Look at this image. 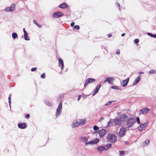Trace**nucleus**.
<instances>
[{
    "label": "nucleus",
    "mask_w": 156,
    "mask_h": 156,
    "mask_svg": "<svg viewBox=\"0 0 156 156\" xmlns=\"http://www.w3.org/2000/svg\"><path fill=\"white\" fill-rule=\"evenodd\" d=\"M136 122V119L133 117H129L126 122L127 128H130L133 127Z\"/></svg>",
    "instance_id": "f257e3e1"
},
{
    "label": "nucleus",
    "mask_w": 156,
    "mask_h": 156,
    "mask_svg": "<svg viewBox=\"0 0 156 156\" xmlns=\"http://www.w3.org/2000/svg\"><path fill=\"white\" fill-rule=\"evenodd\" d=\"M107 139L110 143H114L117 140L116 136L114 134L109 133L107 136Z\"/></svg>",
    "instance_id": "f03ea898"
},
{
    "label": "nucleus",
    "mask_w": 156,
    "mask_h": 156,
    "mask_svg": "<svg viewBox=\"0 0 156 156\" xmlns=\"http://www.w3.org/2000/svg\"><path fill=\"white\" fill-rule=\"evenodd\" d=\"M62 109V103L61 101L59 103L56 109V114L55 115L56 117H58V115H59L61 112V110Z\"/></svg>",
    "instance_id": "7ed1b4c3"
},
{
    "label": "nucleus",
    "mask_w": 156,
    "mask_h": 156,
    "mask_svg": "<svg viewBox=\"0 0 156 156\" xmlns=\"http://www.w3.org/2000/svg\"><path fill=\"white\" fill-rule=\"evenodd\" d=\"M64 13L60 11L54 12L52 15L53 18H58L64 16Z\"/></svg>",
    "instance_id": "20e7f679"
},
{
    "label": "nucleus",
    "mask_w": 156,
    "mask_h": 156,
    "mask_svg": "<svg viewBox=\"0 0 156 156\" xmlns=\"http://www.w3.org/2000/svg\"><path fill=\"white\" fill-rule=\"evenodd\" d=\"M126 132V129L124 127H122L120 129L119 132V136L120 137H123L125 134Z\"/></svg>",
    "instance_id": "39448f33"
},
{
    "label": "nucleus",
    "mask_w": 156,
    "mask_h": 156,
    "mask_svg": "<svg viewBox=\"0 0 156 156\" xmlns=\"http://www.w3.org/2000/svg\"><path fill=\"white\" fill-rule=\"evenodd\" d=\"M119 117L120 119L122 122H126L129 118L128 116L125 114H121Z\"/></svg>",
    "instance_id": "423d86ee"
},
{
    "label": "nucleus",
    "mask_w": 156,
    "mask_h": 156,
    "mask_svg": "<svg viewBox=\"0 0 156 156\" xmlns=\"http://www.w3.org/2000/svg\"><path fill=\"white\" fill-rule=\"evenodd\" d=\"M95 81V79L91 78H87L85 81L84 87H85L89 83H93Z\"/></svg>",
    "instance_id": "0eeeda50"
},
{
    "label": "nucleus",
    "mask_w": 156,
    "mask_h": 156,
    "mask_svg": "<svg viewBox=\"0 0 156 156\" xmlns=\"http://www.w3.org/2000/svg\"><path fill=\"white\" fill-rule=\"evenodd\" d=\"M150 109L146 107L140 109L139 111L140 114H147L148 113Z\"/></svg>",
    "instance_id": "6e6552de"
},
{
    "label": "nucleus",
    "mask_w": 156,
    "mask_h": 156,
    "mask_svg": "<svg viewBox=\"0 0 156 156\" xmlns=\"http://www.w3.org/2000/svg\"><path fill=\"white\" fill-rule=\"evenodd\" d=\"M15 5L14 3L12 4L9 7L5 8L4 11L7 12H13L15 9Z\"/></svg>",
    "instance_id": "1a4fd4ad"
},
{
    "label": "nucleus",
    "mask_w": 156,
    "mask_h": 156,
    "mask_svg": "<svg viewBox=\"0 0 156 156\" xmlns=\"http://www.w3.org/2000/svg\"><path fill=\"white\" fill-rule=\"evenodd\" d=\"M107 130L106 129H102L98 130L99 136L100 137H103L106 134Z\"/></svg>",
    "instance_id": "9d476101"
},
{
    "label": "nucleus",
    "mask_w": 156,
    "mask_h": 156,
    "mask_svg": "<svg viewBox=\"0 0 156 156\" xmlns=\"http://www.w3.org/2000/svg\"><path fill=\"white\" fill-rule=\"evenodd\" d=\"M113 120H114L115 124L116 125L119 126L122 123V122L119 117L116 118Z\"/></svg>",
    "instance_id": "9b49d317"
},
{
    "label": "nucleus",
    "mask_w": 156,
    "mask_h": 156,
    "mask_svg": "<svg viewBox=\"0 0 156 156\" xmlns=\"http://www.w3.org/2000/svg\"><path fill=\"white\" fill-rule=\"evenodd\" d=\"M101 86V83H100L98 84L95 88L93 93L92 94V96H94L96 94H97L98 92L100 87Z\"/></svg>",
    "instance_id": "f8f14e48"
},
{
    "label": "nucleus",
    "mask_w": 156,
    "mask_h": 156,
    "mask_svg": "<svg viewBox=\"0 0 156 156\" xmlns=\"http://www.w3.org/2000/svg\"><path fill=\"white\" fill-rule=\"evenodd\" d=\"M114 80V79L113 77H107L104 80V81L105 82H108L110 84H112V82Z\"/></svg>",
    "instance_id": "ddd939ff"
},
{
    "label": "nucleus",
    "mask_w": 156,
    "mask_h": 156,
    "mask_svg": "<svg viewBox=\"0 0 156 156\" xmlns=\"http://www.w3.org/2000/svg\"><path fill=\"white\" fill-rule=\"evenodd\" d=\"M58 61L59 66L60 67L61 70L62 71L64 66L63 60L61 58H59L58 59Z\"/></svg>",
    "instance_id": "4468645a"
},
{
    "label": "nucleus",
    "mask_w": 156,
    "mask_h": 156,
    "mask_svg": "<svg viewBox=\"0 0 156 156\" xmlns=\"http://www.w3.org/2000/svg\"><path fill=\"white\" fill-rule=\"evenodd\" d=\"M18 127L20 129H23L27 127V125L25 122H23L22 123H19L18 124Z\"/></svg>",
    "instance_id": "2eb2a0df"
},
{
    "label": "nucleus",
    "mask_w": 156,
    "mask_h": 156,
    "mask_svg": "<svg viewBox=\"0 0 156 156\" xmlns=\"http://www.w3.org/2000/svg\"><path fill=\"white\" fill-rule=\"evenodd\" d=\"M129 80V78L128 77L126 79L122 80V83H121V86L123 87H126L128 84Z\"/></svg>",
    "instance_id": "dca6fc26"
},
{
    "label": "nucleus",
    "mask_w": 156,
    "mask_h": 156,
    "mask_svg": "<svg viewBox=\"0 0 156 156\" xmlns=\"http://www.w3.org/2000/svg\"><path fill=\"white\" fill-rule=\"evenodd\" d=\"M141 79L140 75H139L133 82L132 86H135L137 84Z\"/></svg>",
    "instance_id": "f3484780"
},
{
    "label": "nucleus",
    "mask_w": 156,
    "mask_h": 156,
    "mask_svg": "<svg viewBox=\"0 0 156 156\" xmlns=\"http://www.w3.org/2000/svg\"><path fill=\"white\" fill-rule=\"evenodd\" d=\"M68 6L66 2H63L60 4L58 7L60 8L65 9L67 8Z\"/></svg>",
    "instance_id": "a211bd4d"
},
{
    "label": "nucleus",
    "mask_w": 156,
    "mask_h": 156,
    "mask_svg": "<svg viewBox=\"0 0 156 156\" xmlns=\"http://www.w3.org/2000/svg\"><path fill=\"white\" fill-rule=\"evenodd\" d=\"M99 139L96 138L95 139L91 140V145L97 144L99 141Z\"/></svg>",
    "instance_id": "6ab92c4d"
},
{
    "label": "nucleus",
    "mask_w": 156,
    "mask_h": 156,
    "mask_svg": "<svg viewBox=\"0 0 156 156\" xmlns=\"http://www.w3.org/2000/svg\"><path fill=\"white\" fill-rule=\"evenodd\" d=\"M80 125L79 123L77 121H74L73 122L71 126L73 128H76L77 127Z\"/></svg>",
    "instance_id": "aec40b11"
},
{
    "label": "nucleus",
    "mask_w": 156,
    "mask_h": 156,
    "mask_svg": "<svg viewBox=\"0 0 156 156\" xmlns=\"http://www.w3.org/2000/svg\"><path fill=\"white\" fill-rule=\"evenodd\" d=\"M97 150L100 152L102 151H105V147L102 146H100L97 148Z\"/></svg>",
    "instance_id": "412c9836"
},
{
    "label": "nucleus",
    "mask_w": 156,
    "mask_h": 156,
    "mask_svg": "<svg viewBox=\"0 0 156 156\" xmlns=\"http://www.w3.org/2000/svg\"><path fill=\"white\" fill-rule=\"evenodd\" d=\"M78 122L80 125H83L85 124L86 123V119H80Z\"/></svg>",
    "instance_id": "4be33fe9"
},
{
    "label": "nucleus",
    "mask_w": 156,
    "mask_h": 156,
    "mask_svg": "<svg viewBox=\"0 0 156 156\" xmlns=\"http://www.w3.org/2000/svg\"><path fill=\"white\" fill-rule=\"evenodd\" d=\"M114 122V120L113 119H111L109 120V121L108 122L107 125L105 128H107L110 126L111 124V126H112V123Z\"/></svg>",
    "instance_id": "5701e85b"
},
{
    "label": "nucleus",
    "mask_w": 156,
    "mask_h": 156,
    "mask_svg": "<svg viewBox=\"0 0 156 156\" xmlns=\"http://www.w3.org/2000/svg\"><path fill=\"white\" fill-rule=\"evenodd\" d=\"M112 144H108L106 145L105 147V151H107L109 148L111 147Z\"/></svg>",
    "instance_id": "b1692460"
},
{
    "label": "nucleus",
    "mask_w": 156,
    "mask_h": 156,
    "mask_svg": "<svg viewBox=\"0 0 156 156\" xmlns=\"http://www.w3.org/2000/svg\"><path fill=\"white\" fill-rule=\"evenodd\" d=\"M12 38L14 39L17 38L18 37V35L17 34L16 32H13L12 33Z\"/></svg>",
    "instance_id": "393cba45"
},
{
    "label": "nucleus",
    "mask_w": 156,
    "mask_h": 156,
    "mask_svg": "<svg viewBox=\"0 0 156 156\" xmlns=\"http://www.w3.org/2000/svg\"><path fill=\"white\" fill-rule=\"evenodd\" d=\"M44 103L46 105L50 107H52V104L48 101H44Z\"/></svg>",
    "instance_id": "a878e982"
},
{
    "label": "nucleus",
    "mask_w": 156,
    "mask_h": 156,
    "mask_svg": "<svg viewBox=\"0 0 156 156\" xmlns=\"http://www.w3.org/2000/svg\"><path fill=\"white\" fill-rule=\"evenodd\" d=\"M119 154L121 156H124L125 154V151H119Z\"/></svg>",
    "instance_id": "bb28decb"
},
{
    "label": "nucleus",
    "mask_w": 156,
    "mask_h": 156,
    "mask_svg": "<svg viewBox=\"0 0 156 156\" xmlns=\"http://www.w3.org/2000/svg\"><path fill=\"white\" fill-rule=\"evenodd\" d=\"M81 140H83L84 142H86L88 141V139L87 138L86 136H81L80 138Z\"/></svg>",
    "instance_id": "cd10ccee"
},
{
    "label": "nucleus",
    "mask_w": 156,
    "mask_h": 156,
    "mask_svg": "<svg viewBox=\"0 0 156 156\" xmlns=\"http://www.w3.org/2000/svg\"><path fill=\"white\" fill-rule=\"evenodd\" d=\"M148 121L146 122H145L143 123V124H140L143 127H147L148 126Z\"/></svg>",
    "instance_id": "c85d7f7f"
},
{
    "label": "nucleus",
    "mask_w": 156,
    "mask_h": 156,
    "mask_svg": "<svg viewBox=\"0 0 156 156\" xmlns=\"http://www.w3.org/2000/svg\"><path fill=\"white\" fill-rule=\"evenodd\" d=\"M139 40L138 39L136 38L134 40V42L135 44H136V45H139L138 44V43L139 42Z\"/></svg>",
    "instance_id": "c756f323"
},
{
    "label": "nucleus",
    "mask_w": 156,
    "mask_h": 156,
    "mask_svg": "<svg viewBox=\"0 0 156 156\" xmlns=\"http://www.w3.org/2000/svg\"><path fill=\"white\" fill-rule=\"evenodd\" d=\"M149 73L150 74H156V71L152 69L149 71Z\"/></svg>",
    "instance_id": "7c9ffc66"
},
{
    "label": "nucleus",
    "mask_w": 156,
    "mask_h": 156,
    "mask_svg": "<svg viewBox=\"0 0 156 156\" xmlns=\"http://www.w3.org/2000/svg\"><path fill=\"white\" fill-rule=\"evenodd\" d=\"M73 29L74 30H79L80 29V27L79 25H76L74 26Z\"/></svg>",
    "instance_id": "2f4dec72"
},
{
    "label": "nucleus",
    "mask_w": 156,
    "mask_h": 156,
    "mask_svg": "<svg viewBox=\"0 0 156 156\" xmlns=\"http://www.w3.org/2000/svg\"><path fill=\"white\" fill-rule=\"evenodd\" d=\"M64 94H62L61 95H60L58 98H57V100H60L64 98Z\"/></svg>",
    "instance_id": "473e14b6"
},
{
    "label": "nucleus",
    "mask_w": 156,
    "mask_h": 156,
    "mask_svg": "<svg viewBox=\"0 0 156 156\" xmlns=\"http://www.w3.org/2000/svg\"><path fill=\"white\" fill-rule=\"evenodd\" d=\"M136 121L138 124H140V119L139 117H136Z\"/></svg>",
    "instance_id": "72a5a7b5"
},
{
    "label": "nucleus",
    "mask_w": 156,
    "mask_h": 156,
    "mask_svg": "<svg viewBox=\"0 0 156 156\" xmlns=\"http://www.w3.org/2000/svg\"><path fill=\"white\" fill-rule=\"evenodd\" d=\"M143 127L140 124V126L138 127V130L140 131H141L143 129Z\"/></svg>",
    "instance_id": "f704fd0d"
},
{
    "label": "nucleus",
    "mask_w": 156,
    "mask_h": 156,
    "mask_svg": "<svg viewBox=\"0 0 156 156\" xmlns=\"http://www.w3.org/2000/svg\"><path fill=\"white\" fill-rule=\"evenodd\" d=\"M111 88L114 89L118 90L119 87L118 86L116 85H113L111 87Z\"/></svg>",
    "instance_id": "c9c22d12"
},
{
    "label": "nucleus",
    "mask_w": 156,
    "mask_h": 156,
    "mask_svg": "<svg viewBox=\"0 0 156 156\" xmlns=\"http://www.w3.org/2000/svg\"><path fill=\"white\" fill-rule=\"evenodd\" d=\"M24 37L25 40L26 41H29L30 40V38L28 35V34L27 35H25V36H24Z\"/></svg>",
    "instance_id": "e433bc0d"
},
{
    "label": "nucleus",
    "mask_w": 156,
    "mask_h": 156,
    "mask_svg": "<svg viewBox=\"0 0 156 156\" xmlns=\"http://www.w3.org/2000/svg\"><path fill=\"white\" fill-rule=\"evenodd\" d=\"M93 129L95 131H97L99 129V127L96 125H94L93 127Z\"/></svg>",
    "instance_id": "4c0bfd02"
},
{
    "label": "nucleus",
    "mask_w": 156,
    "mask_h": 156,
    "mask_svg": "<svg viewBox=\"0 0 156 156\" xmlns=\"http://www.w3.org/2000/svg\"><path fill=\"white\" fill-rule=\"evenodd\" d=\"M46 77V75L45 73H43L41 75V78L42 79H44Z\"/></svg>",
    "instance_id": "58836bf2"
},
{
    "label": "nucleus",
    "mask_w": 156,
    "mask_h": 156,
    "mask_svg": "<svg viewBox=\"0 0 156 156\" xmlns=\"http://www.w3.org/2000/svg\"><path fill=\"white\" fill-rule=\"evenodd\" d=\"M147 34L149 36L152 37L153 36V34L150 32H147Z\"/></svg>",
    "instance_id": "ea45409f"
},
{
    "label": "nucleus",
    "mask_w": 156,
    "mask_h": 156,
    "mask_svg": "<svg viewBox=\"0 0 156 156\" xmlns=\"http://www.w3.org/2000/svg\"><path fill=\"white\" fill-rule=\"evenodd\" d=\"M150 143V140L148 139L144 141V143L145 144H148Z\"/></svg>",
    "instance_id": "a19ab883"
},
{
    "label": "nucleus",
    "mask_w": 156,
    "mask_h": 156,
    "mask_svg": "<svg viewBox=\"0 0 156 156\" xmlns=\"http://www.w3.org/2000/svg\"><path fill=\"white\" fill-rule=\"evenodd\" d=\"M37 69V68L36 67L32 68L31 69V71L32 72H34L36 71Z\"/></svg>",
    "instance_id": "79ce46f5"
},
{
    "label": "nucleus",
    "mask_w": 156,
    "mask_h": 156,
    "mask_svg": "<svg viewBox=\"0 0 156 156\" xmlns=\"http://www.w3.org/2000/svg\"><path fill=\"white\" fill-rule=\"evenodd\" d=\"M85 144L86 145H88V144H90V145H91V140L90 141L88 142H85Z\"/></svg>",
    "instance_id": "37998d69"
},
{
    "label": "nucleus",
    "mask_w": 156,
    "mask_h": 156,
    "mask_svg": "<svg viewBox=\"0 0 156 156\" xmlns=\"http://www.w3.org/2000/svg\"><path fill=\"white\" fill-rule=\"evenodd\" d=\"M111 104V101H109L105 104V106H108V105H110Z\"/></svg>",
    "instance_id": "c03bdc74"
},
{
    "label": "nucleus",
    "mask_w": 156,
    "mask_h": 156,
    "mask_svg": "<svg viewBox=\"0 0 156 156\" xmlns=\"http://www.w3.org/2000/svg\"><path fill=\"white\" fill-rule=\"evenodd\" d=\"M25 118L27 119H28L30 117V115L29 114H27L25 115Z\"/></svg>",
    "instance_id": "a18cd8bd"
},
{
    "label": "nucleus",
    "mask_w": 156,
    "mask_h": 156,
    "mask_svg": "<svg viewBox=\"0 0 156 156\" xmlns=\"http://www.w3.org/2000/svg\"><path fill=\"white\" fill-rule=\"evenodd\" d=\"M11 95H12L11 94H9V97H8V101H11Z\"/></svg>",
    "instance_id": "49530a36"
},
{
    "label": "nucleus",
    "mask_w": 156,
    "mask_h": 156,
    "mask_svg": "<svg viewBox=\"0 0 156 156\" xmlns=\"http://www.w3.org/2000/svg\"><path fill=\"white\" fill-rule=\"evenodd\" d=\"M75 25V22H72L70 23V26L71 27H74Z\"/></svg>",
    "instance_id": "de8ad7c7"
},
{
    "label": "nucleus",
    "mask_w": 156,
    "mask_h": 156,
    "mask_svg": "<svg viewBox=\"0 0 156 156\" xmlns=\"http://www.w3.org/2000/svg\"><path fill=\"white\" fill-rule=\"evenodd\" d=\"M33 22L34 23V24H35V25H37L38 24V23H37V22L36 20H33Z\"/></svg>",
    "instance_id": "09e8293b"
},
{
    "label": "nucleus",
    "mask_w": 156,
    "mask_h": 156,
    "mask_svg": "<svg viewBox=\"0 0 156 156\" xmlns=\"http://www.w3.org/2000/svg\"><path fill=\"white\" fill-rule=\"evenodd\" d=\"M81 95V97L82 96V97H83V98H85V97H86L87 96V95H86V94H85L83 93L82 94V95Z\"/></svg>",
    "instance_id": "8fccbe9b"
},
{
    "label": "nucleus",
    "mask_w": 156,
    "mask_h": 156,
    "mask_svg": "<svg viewBox=\"0 0 156 156\" xmlns=\"http://www.w3.org/2000/svg\"><path fill=\"white\" fill-rule=\"evenodd\" d=\"M120 53V51L119 49L117 50L116 52V54L117 55H119Z\"/></svg>",
    "instance_id": "3c124183"
},
{
    "label": "nucleus",
    "mask_w": 156,
    "mask_h": 156,
    "mask_svg": "<svg viewBox=\"0 0 156 156\" xmlns=\"http://www.w3.org/2000/svg\"><path fill=\"white\" fill-rule=\"evenodd\" d=\"M9 105V107H10V108L11 109V101H8Z\"/></svg>",
    "instance_id": "603ef678"
},
{
    "label": "nucleus",
    "mask_w": 156,
    "mask_h": 156,
    "mask_svg": "<svg viewBox=\"0 0 156 156\" xmlns=\"http://www.w3.org/2000/svg\"><path fill=\"white\" fill-rule=\"evenodd\" d=\"M81 97V95H79L78 96V98H77V100L78 101H79L80 100Z\"/></svg>",
    "instance_id": "864d4df0"
},
{
    "label": "nucleus",
    "mask_w": 156,
    "mask_h": 156,
    "mask_svg": "<svg viewBox=\"0 0 156 156\" xmlns=\"http://www.w3.org/2000/svg\"><path fill=\"white\" fill-rule=\"evenodd\" d=\"M112 35L111 34H108L107 35V36H108V37H110L112 36Z\"/></svg>",
    "instance_id": "5fc2aeb1"
},
{
    "label": "nucleus",
    "mask_w": 156,
    "mask_h": 156,
    "mask_svg": "<svg viewBox=\"0 0 156 156\" xmlns=\"http://www.w3.org/2000/svg\"><path fill=\"white\" fill-rule=\"evenodd\" d=\"M104 119V118L103 117H101V118L100 119V120H99V121L100 122H101V121H102V120L103 119Z\"/></svg>",
    "instance_id": "6e6d98bb"
},
{
    "label": "nucleus",
    "mask_w": 156,
    "mask_h": 156,
    "mask_svg": "<svg viewBox=\"0 0 156 156\" xmlns=\"http://www.w3.org/2000/svg\"><path fill=\"white\" fill-rule=\"evenodd\" d=\"M152 37L154 38H156V34H153Z\"/></svg>",
    "instance_id": "4d7b16f0"
},
{
    "label": "nucleus",
    "mask_w": 156,
    "mask_h": 156,
    "mask_svg": "<svg viewBox=\"0 0 156 156\" xmlns=\"http://www.w3.org/2000/svg\"><path fill=\"white\" fill-rule=\"evenodd\" d=\"M116 5H117L118 7H119L120 6V4L118 2H117L116 3Z\"/></svg>",
    "instance_id": "13d9d810"
},
{
    "label": "nucleus",
    "mask_w": 156,
    "mask_h": 156,
    "mask_svg": "<svg viewBox=\"0 0 156 156\" xmlns=\"http://www.w3.org/2000/svg\"><path fill=\"white\" fill-rule=\"evenodd\" d=\"M28 34L27 33V31L24 32V35L25 36V35H27Z\"/></svg>",
    "instance_id": "bf43d9fd"
},
{
    "label": "nucleus",
    "mask_w": 156,
    "mask_h": 156,
    "mask_svg": "<svg viewBox=\"0 0 156 156\" xmlns=\"http://www.w3.org/2000/svg\"><path fill=\"white\" fill-rule=\"evenodd\" d=\"M138 73L140 74V75H141V74H144V73L143 72L140 71V72H138Z\"/></svg>",
    "instance_id": "052dcab7"
},
{
    "label": "nucleus",
    "mask_w": 156,
    "mask_h": 156,
    "mask_svg": "<svg viewBox=\"0 0 156 156\" xmlns=\"http://www.w3.org/2000/svg\"><path fill=\"white\" fill-rule=\"evenodd\" d=\"M98 133V131H95L93 132V133L94 134V133Z\"/></svg>",
    "instance_id": "680f3d73"
},
{
    "label": "nucleus",
    "mask_w": 156,
    "mask_h": 156,
    "mask_svg": "<svg viewBox=\"0 0 156 156\" xmlns=\"http://www.w3.org/2000/svg\"><path fill=\"white\" fill-rule=\"evenodd\" d=\"M37 26L39 28H41L42 27V26L41 25L39 24L38 23V24H37Z\"/></svg>",
    "instance_id": "e2e57ef3"
},
{
    "label": "nucleus",
    "mask_w": 156,
    "mask_h": 156,
    "mask_svg": "<svg viewBox=\"0 0 156 156\" xmlns=\"http://www.w3.org/2000/svg\"><path fill=\"white\" fill-rule=\"evenodd\" d=\"M126 34L125 33H124L123 34H122L121 35V36L122 37H124Z\"/></svg>",
    "instance_id": "0e129e2a"
},
{
    "label": "nucleus",
    "mask_w": 156,
    "mask_h": 156,
    "mask_svg": "<svg viewBox=\"0 0 156 156\" xmlns=\"http://www.w3.org/2000/svg\"><path fill=\"white\" fill-rule=\"evenodd\" d=\"M129 142L127 141H125V144H126V145L128 144H129Z\"/></svg>",
    "instance_id": "69168bd1"
},
{
    "label": "nucleus",
    "mask_w": 156,
    "mask_h": 156,
    "mask_svg": "<svg viewBox=\"0 0 156 156\" xmlns=\"http://www.w3.org/2000/svg\"><path fill=\"white\" fill-rule=\"evenodd\" d=\"M100 58V56H96L95 57V58Z\"/></svg>",
    "instance_id": "338daca9"
},
{
    "label": "nucleus",
    "mask_w": 156,
    "mask_h": 156,
    "mask_svg": "<svg viewBox=\"0 0 156 156\" xmlns=\"http://www.w3.org/2000/svg\"><path fill=\"white\" fill-rule=\"evenodd\" d=\"M23 32H24L26 31V30H25V28H23Z\"/></svg>",
    "instance_id": "774afa93"
}]
</instances>
